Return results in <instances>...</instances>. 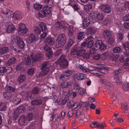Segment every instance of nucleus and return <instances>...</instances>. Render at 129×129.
<instances>
[{"label":"nucleus","instance_id":"f257e3e1","mask_svg":"<svg viewBox=\"0 0 129 129\" xmlns=\"http://www.w3.org/2000/svg\"><path fill=\"white\" fill-rule=\"evenodd\" d=\"M66 37L65 35L60 34L58 36L56 39V47L57 48H63L66 44Z\"/></svg>","mask_w":129,"mask_h":129},{"label":"nucleus","instance_id":"f03ea898","mask_svg":"<svg viewBox=\"0 0 129 129\" xmlns=\"http://www.w3.org/2000/svg\"><path fill=\"white\" fill-rule=\"evenodd\" d=\"M42 71L39 74L40 77L46 75L48 72L49 68V62L48 61L44 62L42 64L41 68Z\"/></svg>","mask_w":129,"mask_h":129},{"label":"nucleus","instance_id":"7ed1b4c3","mask_svg":"<svg viewBox=\"0 0 129 129\" xmlns=\"http://www.w3.org/2000/svg\"><path fill=\"white\" fill-rule=\"evenodd\" d=\"M58 63L60 67L65 68L68 66V62L66 58V56L64 55H62L58 59Z\"/></svg>","mask_w":129,"mask_h":129},{"label":"nucleus","instance_id":"20e7f679","mask_svg":"<svg viewBox=\"0 0 129 129\" xmlns=\"http://www.w3.org/2000/svg\"><path fill=\"white\" fill-rule=\"evenodd\" d=\"M94 47L96 50L100 49L101 51H103L106 49L107 46L106 44L103 43L102 41L100 40L96 42Z\"/></svg>","mask_w":129,"mask_h":129},{"label":"nucleus","instance_id":"39448f33","mask_svg":"<svg viewBox=\"0 0 129 129\" xmlns=\"http://www.w3.org/2000/svg\"><path fill=\"white\" fill-rule=\"evenodd\" d=\"M85 49H79V48L73 49L71 50V54L78 57L82 56L85 52Z\"/></svg>","mask_w":129,"mask_h":129},{"label":"nucleus","instance_id":"423d86ee","mask_svg":"<svg viewBox=\"0 0 129 129\" xmlns=\"http://www.w3.org/2000/svg\"><path fill=\"white\" fill-rule=\"evenodd\" d=\"M24 112L25 110V107L23 105H20L19 106L18 108L16 109L14 111L13 113V118L15 120L17 118L19 115L20 112Z\"/></svg>","mask_w":129,"mask_h":129},{"label":"nucleus","instance_id":"0eeeda50","mask_svg":"<svg viewBox=\"0 0 129 129\" xmlns=\"http://www.w3.org/2000/svg\"><path fill=\"white\" fill-rule=\"evenodd\" d=\"M39 26L41 29L43 33L40 36L41 39H44L46 37L47 33L45 31L47 29V27L46 24L43 22H41L39 24Z\"/></svg>","mask_w":129,"mask_h":129},{"label":"nucleus","instance_id":"6e6552de","mask_svg":"<svg viewBox=\"0 0 129 129\" xmlns=\"http://www.w3.org/2000/svg\"><path fill=\"white\" fill-rule=\"evenodd\" d=\"M23 63L25 64L31 66L33 65L34 61L31 58H30L28 55H24L23 56Z\"/></svg>","mask_w":129,"mask_h":129},{"label":"nucleus","instance_id":"1a4fd4ad","mask_svg":"<svg viewBox=\"0 0 129 129\" xmlns=\"http://www.w3.org/2000/svg\"><path fill=\"white\" fill-rule=\"evenodd\" d=\"M82 18L83 19V27L85 28L87 27L90 24V19L88 16L86 15L82 16Z\"/></svg>","mask_w":129,"mask_h":129},{"label":"nucleus","instance_id":"9d476101","mask_svg":"<svg viewBox=\"0 0 129 129\" xmlns=\"http://www.w3.org/2000/svg\"><path fill=\"white\" fill-rule=\"evenodd\" d=\"M16 39L17 42L16 44L18 47L21 49L24 48L25 46V44L23 40L18 36H16Z\"/></svg>","mask_w":129,"mask_h":129},{"label":"nucleus","instance_id":"9b49d317","mask_svg":"<svg viewBox=\"0 0 129 129\" xmlns=\"http://www.w3.org/2000/svg\"><path fill=\"white\" fill-rule=\"evenodd\" d=\"M100 9L102 11L106 13H110L111 10V6L106 4H104L101 6Z\"/></svg>","mask_w":129,"mask_h":129},{"label":"nucleus","instance_id":"f8f14e48","mask_svg":"<svg viewBox=\"0 0 129 129\" xmlns=\"http://www.w3.org/2000/svg\"><path fill=\"white\" fill-rule=\"evenodd\" d=\"M20 94L22 96L23 99L26 100H28V99H30L31 96V93L30 91L25 92L22 91L20 93Z\"/></svg>","mask_w":129,"mask_h":129},{"label":"nucleus","instance_id":"ddd939ff","mask_svg":"<svg viewBox=\"0 0 129 129\" xmlns=\"http://www.w3.org/2000/svg\"><path fill=\"white\" fill-rule=\"evenodd\" d=\"M90 126L94 128H97L100 129H104V126L103 124L98 122H94L90 124Z\"/></svg>","mask_w":129,"mask_h":129},{"label":"nucleus","instance_id":"4468645a","mask_svg":"<svg viewBox=\"0 0 129 129\" xmlns=\"http://www.w3.org/2000/svg\"><path fill=\"white\" fill-rule=\"evenodd\" d=\"M44 42L47 45H51L54 43V39L50 37H48L45 40Z\"/></svg>","mask_w":129,"mask_h":129},{"label":"nucleus","instance_id":"2eb2a0df","mask_svg":"<svg viewBox=\"0 0 129 129\" xmlns=\"http://www.w3.org/2000/svg\"><path fill=\"white\" fill-rule=\"evenodd\" d=\"M55 26L56 28L60 29L64 28L66 29L67 28V26H66L65 23L62 21L60 22L57 21L55 24Z\"/></svg>","mask_w":129,"mask_h":129},{"label":"nucleus","instance_id":"dca6fc26","mask_svg":"<svg viewBox=\"0 0 129 129\" xmlns=\"http://www.w3.org/2000/svg\"><path fill=\"white\" fill-rule=\"evenodd\" d=\"M101 82L106 85V87L109 90L111 91L113 88V84L111 83L108 82L106 80H102L101 81Z\"/></svg>","mask_w":129,"mask_h":129},{"label":"nucleus","instance_id":"f3484780","mask_svg":"<svg viewBox=\"0 0 129 129\" xmlns=\"http://www.w3.org/2000/svg\"><path fill=\"white\" fill-rule=\"evenodd\" d=\"M32 59L34 62L42 60L43 59L42 55L41 54L35 55L32 57Z\"/></svg>","mask_w":129,"mask_h":129},{"label":"nucleus","instance_id":"a211bd4d","mask_svg":"<svg viewBox=\"0 0 129 129\" xmlns=\"http://www.w3.org/2000/svg\"><path fill=\"white\" fill-rule=\"evenodd\" d=\"M44 49L47 52L46 55L47 56L49 57H51L53 54V53L51 49L47 45L45 46L44 47Z\"/></svg>","mask_w":129,"mask_h":129},{"label":"nucleus","instance_id":"6ab92c4d","mask_svg":"<svg viewBox=\"0 0 129 129\" xmlns=\"http://www.w3.org/2000/svg\"><path fill=\"white\" fill-rule=\"evenodd\" d=\"M15 29L14 26L11 24L8 25L6 28L7 32L9 33L13 32Z\"/></svg>","mask_w":129,"mask_h":129},{"label":"nucleus","instance_id":"aec40b11","mask_svg":"<svg viewBox=\"0 0 129 129\" xmlns=\"http://www.w3.org/2000/svg\"><path fill=\"white\" fill-rule=\"evenodd\" d=\"M93 37L92 36H89L88 37L85 39V41L83 42L81 45V47L79 48V49H85L84 48L86 46H87V42L90 40L92 39Z\"/></svg>","mask_w":129,"mask_h":129},{"label":"nucleus","instance_id":"412c9836","mask_svg":"<svg viewBox=\"0 0 129 129\" xmlns=\"http://www.w3.org/2000/svg\"><path fill=\"white\" fill-rule=\"evenodd\" d=\"M37 40V39L34 34H31L28 36L27 38V41L29 43H31Z\"/></svg>","mask_w":129,"mask_h":129},{"label":"nucleus","instance_id":"4be33fe9","mask_svg":"<svg viewBox=\"0 0 129 129\" xmlns=\"http://www.w3.org/2000/svg\"><path fill=\"white\" fill-rule=\"evenodd\" d=\"M73 43V41L71 39H69L66 45L65 46L64 48L66 50H68L71 47Z\"/></svg>","mask_w":129,"mask_h":129},{"label":"nucleus","instance_id":"5701e85b","mask_svg":"<svg viewBox=\"0 0 129 129\" xmlns=\"http://www.w3.org/2000/svg\"><path fill=\"white\" fill-rule=\"evenodd\" d=\"M52 10V8L51 6H47L44 7L43 11L46 15L47 14H49Z\"/></svg>","mask_w":129,"mask_h":129},{"label":"nucleus","instance_id":"b1692460","mask_svg":"<svg viewBox=\"0 0 129 129\" xmlns=\"http://www.w3.org/2000/svg\"><path fill=\"white\" fill-rule=\"evenodd\" d=\"M13 16L15 20H19L22 18V14L20 12H16L14 13Z\"/></svg>","mask_w":129,"mask_h":129},{"label":"nucleus","instance_id":"393cba45","mask_svg":"<svg viewBox=\"0 0 129 129\" xmlns=\"http://www.w3.org/2000/svg\"><path fill=\"white\" fill-rule=\"evenodd\" d=\"M25 77L24 75H20L18 76L17 80V82L19 84H21L25 81Z\"/></svg>","mask_w":129,"mask_h":129},{"label":"nucleus","instance_id":"a878e982","mask_svg":"<svg viewBox=\"0 0 129 129\" xmlns=\"http://www.w3.org/2000/svg\"><path fill=\"white\" fill-rule=\"evenodd\" d=\"M26 118L25 116L22 115L20 116L18 120V123L21 125H24L25 123Z\"/></svg>","mask_w":129,"mask_h":129},{"label":"nucleus","instance_id":"bb28decb","mask_svg":"<svg viewBox=\"0 0 129 129\" xmlns=\"http://www.w3.org/2000/svg\"><path fill=\"white\" fill-rule=\"evenodd\" d=\"M76 78L79 80H82L86 78V75L84 74L78 73H77L76 75Z\"/></svg>","mask_w":129,"mask_h":129},{"label":"nucleus","instance_id":"cd10ccee","mask_svg":"<svg viewBox=\"0 0 129 129\" xmlns=\"http://www.w3.org/2000/svg\"><path fill=\"white\" fill-rule=\"evenodd\" d=\"M2 13L6 16L9 18H10L11 17V12L7 9L4 8L2 10Z\"/></svg>","mask_w":129,"mask_h":129},{"label":"nucleus","instance_id":"c85d7f7f","mask_svg":"<svg viewBox=\"0 0 129 129\" xmlns=\"http://www.w3.org/2000/svg\"><path fill=\"white\" fill-rule=\"evenodd\" d=\"M17 60L16 58L14 57H12L10 58L7 62V65L8 66L12 65L14 64L16 62Z\"/></svg>","mask_w":129,"mask_h":129},{"label":"nucleus","instance_id":"c756f323","mask_svg":"<svg viewBox=\"0 0 129 129\" xmlns=\"http://www.w3.org/2000/svg\"><path fill=\"white\" fill-rule=\"evenodd\" d=\"M32 105H40L42 104V101L40 99H37L34 100H32L31 102Z\"/></svg>","mask_w":129,"mask_h":129},{"label":"nucleus","instance_id":"7c9ffc66","mask_svg":"<svg viewBox=\"0 0 129 129\" xmlns=\"http://www.w3.org/2000/svg\"><path fill=\"white\" fill-rule=\"evenodd\" d=\"M111 33L110 31L107 30H106L103 32V36L104 38L107 39L111 37Z\"/></svg>","mask_w":129,"mask_h":129},{"label":"nucleus","instance_id":"2f4dec72","mask_svg":"<svg viewBox=\"0 0 129 129\" xmlns=\"http://www.w3.org/2000/svg\"><path fill=\"white\" fill-rule=\"evenodd\" d=\"M85 37V34L84 32H81L79 33L77 36V39L80 41L82 40Z\"/></svg>","mask_w":129,"mask_h":129},{"label":"nucleus","instance_id":"473e14b6","mask_svg":"<svg viewBox=\"0 0 129 129\" xmlns=\"http://www.w3.org/2000/svg\"><path fill=\"white\" fill-rule=\"evenodd\" d=\"M9 48L8 47H5L0 48V53L3 54L7 52L8 51Z\"/></svg>","mask_w":129,"mask_h":129},{"label":"nucleus","instance_id":"72a5a7b5","mask_svg":"<svg viewBox=\"0 0 129 129\" xmlns=\"http://www.w3.org/2000/svg\"><path fill=\"white\" fill-rule=\"evenodd\" d=\"M104 15L102 13H98L96 15V18L98 20L100 21H102L104 19Z\"/></svg>","mask_w":129,"mask_h":129},{"label":"nucleus","instance_id":"f704fd0d","mask_svg":"<svg viewBox=\"0 0 129 129\" xmlns=\"http://www.w3.org/2000/svg\"><path fill=\"white\" fill-rule=\"evenodd\" d=\"M70 5L73 8L74 10L78 12L79 11V6L76 4H71Z\"/></svg>","mask_w":129,"mask_h":129},{"label":"nucleus","instance_id":"c9c22d12","mask_svg":"<svg viewBox=\"0 0 129 129\" xmlns=\"http://www.w3.org/2000/svg\"><path fill=\"white\" fill-rule=\"evenodd\" d=\"M40 92L39 88L37 87L34 88L32 90V93L34 94H38Z\"/></svg>","mask_w":129,"mask_h":129},{"label":"nucleus","instance_id":"e433bc0d","mask_svg":"<svg viewBox=\"0 0 129 129\" xmlns=\"http://www.w3.org/2000/svg\"><path fill=\"white\" fill-rule=\"evenodd\" d=\"M35 69L33 68H31L28 69L27 73L29 76L33 75L35 72Z\"/></svg>","mask_w":129,"mask_h":129},{"label":"nucleus","instance_id":"4c0bfd02","mask_svg":"<svg viewBox=\"0 0 129 129\" xmlns=\"http://www.w3.org/2000/svg\"><path fill=\"white\" fill-rule=\"evenodd\" d=\"M28 31V29L26 27V28H24L23 29L18 31V32L19 34H20L21 36H23V35L26 34Z\"/></svg>","mask_w":129,"mask_h":129},{"label":"nucleus","instance_id":"58836bf2","mask_svg":"<svg viewBox=\"0 0 129 129\" xmlns=\"http://www.w3.org/2000/svg\"><path fill=\"white\" fill-rule=\"evenodd\" d=\"M113 50L114 53H118L122 51V49L119 46L114 48Z\"/></svg>","mask_w":129,"mask_h":129},{"label":"nucleus","instance_id":"ea45409f","mask_svg":"<svg viewBox=\"0 0 129 129\" xmlns=\"http://www.w3.org/2000/svg\"><path fill=\"white\" fill-rule=\"evenodd\" d=\"M8 92H14L16 89L10 86H7L6 87V88Z\"/></svg>","mask_w":129,"mask_h":129},{"label":"nucleus","instance_id":"a19ab883","mask_svg":"<svg viewBox=\"0 0 129 129\" xmlns=\"http://www.w3.org/2000/svg\"><path fill=\"white\" fill-rule=\"evenodd\" d=\"M87 47L88 48H91L93 46V41L91 40H90L87 42Z\"/></svg>","mask_w":129,"mask_h":129},{"label":"nucleus","instance_id":"79ce46f5","mask_svg":"<svg viewBox=\"0 0 129 129\" xmlns=\"http://www.w3.org/2000/svg\"><path fill=\"white\" fill-rule=\"evenodd\" d=\"M117 37L119 41H121L124 38L123 34L121 32L117 34Z\"/></svg>","mask_w":129,"mask_h":129},{"label":"nucleus","instance_id":"37998d69","mask_svg":"<svg viewBox=\"0 0 129 129\" xmlns=\"http://www.w3.org/2000/svg\"><path fill=\"white\" fill-rule=\"evenodd\" d=\"M63 74H64V76H66V78H68L72 74L71 71L70 70L66 71L64 72Z\"/></svg>","mask_w":129,"mask_h":129},{"label":"nucleus","instance_id":"c03bdc74","mask_svg":"<svg viewBox=\"0 0 129 129\" xmlns=\"http://www.w3.org/2000/svg\"><path fill=\"white\" fill-rule=\"evenodd\" d=\"M34 31L36 34H39L41 33V30L37 26L34 28Z\"/></svg>","mask_w":129,"mask_h":129},{"label":"nucleus","instance_id":"a18cd8bd","mask_svg":"<svg viewBox=\"0 0 129 129\" xmlns=\"http://www.w3.org/2000/svg\"><path fill=\"white\" fill-rule=\"evenodd\" d=\"M7 108V106L5 104L1 103L0 104V111H5Z\"/></svg>","mask_w":129,"mask_h":129},{"label":"nucleus","instance_id":"49530a36","mask_svg":"<svg viewBox=\"0 0 129 129\" xmlns=\"http://www.w3.org/2000/svg\"><path fill=\"white\" fill-rule=\"evenodd\" d=\"M129 108V104L127 102H125L122 106L121 108L122 109H124L127 110Z\"/></svg>","mask_w":129,"mask_h":129},{"label":"nucleus","instance_id":"de8ad7c7","mask_svg":"<svg viewBox=\"0 0 129 129\" xmlns=\"http://www.w3.org/2000/svg\"><path fill=\"white\" fill-rule=\"evenodd\" d=\"M24 63H21L18 65L16 68L17 71H19L22 69L24 68Z\"/></svg>","mask_w":129,"mask_h":129},{"label":"nucleus","instance_id":"09e8293b","mask_svg":"<svg viewBox=\"0 0 129 129\" xmlns=\"http://www.w3.org/2000/svg\"><path fill=\"white\" fill-rule=\"evenodd\" d=\"M42 5L38 4H35L34 5V7L35 9L39 10L41 9L42 8Z\"/></svg>","mask_w":129,"mask_h":129},{"label":"nucleus","instance_id":"8fccbe9b","mask_svg":"<svg viewBox=\"0 0 129 129\" xmlns=\"http://www.w3.org/2000/svg\"><path fill=\"white\" fill-rule=\"evenodd\" d=\"M21 99L19 98H16L14 100L13 102L15 105H17L20 103Z\"/></svg>","mask_w":129,"mask_h":129},{"label":"nucleus","instance_id":"3c124183","mask_svg":"<svg viewBox=\"0 0 129 129\" xmlns=\"http://www.w3.org/2000/svg\"><path fill=\"white\" fill-rule=\"evenodd\" d=\"M124 48L126 50H129V42L127 41L125 42L123 44Z\"/></svg>","mask_w":129,"mask_h":129},{"label":"nucleus","instance_id":"603ef678","mask_svg":"<svg viewBox=\"0 0 129 129\" xmlns=\"http://www.w3.org/2000/svg\"><path fill=\"white\" fill-rule=\"evenodd\" d=\"M119 57V55L116 54L112 59H111V60H112V61L117 62L118 61Z\"/></svg>","mask_w":129,"mask_h":129},{"label":"nucleus","instance_id":"864d4df0","mask_svg":"<svg viewBox=\"0 0 129 129\" xmlns=\"http://www.w3.org/2000/svg\"><path fill=\"white\" fill-rule=\"evenodd\" d=\"M86 91L85 89L81 88L78 90V93L80 95H83L85 93Z\"/></svg>","mask_w":129,"mask_h":129},{"label":"nucleus","instance_id":"5fc2aeb1","mask_svg":"<svg viewBox=\"0 0 129 129\" xmlns=\"http://www.w3.org/2000/svg\"><path fill=\"white\" fill-rule=\"evenodd\" d=\"M19 26V28L18 29V31H20V30L22 29H23L24 28H25L26 27L25 24L22 23L20 24Z\"/></svg>","mask_w":129,"mask_h":129},{"label":"nucleus","instance_id":"6e6d98bb","mask_svg":"<svg viewBox=\"0 0 129 129\" xmlns=\"http://www.w3.org/2000/svg\"><path fill=\"white\" fill-rule=\"evenodd\" d=\"M6 95L7 96H5V97L7 98V99H9L11 100H12L14 98V96L11 95L8 92L6 94Z\"/></svg>","mask_w":129,"mask_h":129},{"label":"nucleus","instance_id":"4d7b16f0","mask_svg":"<svg viewBox=\"0 0 129 129\" xmlns=\"http://www.w3.org/2000/svg\"><path fill=\"white\" fill-rule=\"evenodd\" d=\"M123 88L125 91H127L129 90V84H124L123 87Z\"/></svg>","mask_w":129,"mask_h":129},{"label":"nucleus","instance_id":"13d9d810","mask_svg":"<svg viewBox=\"0 0 129 129\" xmlns=\"http://www.w3.org/2000/svg\"><path fill=\"white\" fill-rule=\"evenodd\" d=\"M121 71L120 69H118L116 70H114L113 72V74L114 75H118L121 73Z\"/></svg>","mask_w":129,"mask_h":129},{"label":"nucleus","instance_id":"bf43d9fd","mask_svg":"<svg viewBox=\"0 0 129 129\" xmlns=\"http://www.w3.org/2000/svg\"><path fill=\"white\" fill-rule=\"evenodd\" d=\"M114 79L115 82L118 85H119L121 83V79L118 77L115 78Z\"/></svg>","mask_w":129,"mask_h":129},{"label":"nucleus","instance_id":"052dcab7","mask_svg":"<svg viewBox=\"0 0 129 129\" xmlns=\"http://www.w3.org/2000/svg\"><path fill=\"white\" fill-rule=\"evenodd\" d=\"M46 15L43 12V10L40 11L38 14V16L42 18L44 17Z\"/></svg>","mask_w":129,"mask_h":129},{"label":"nucleus","instance_id":"680f3d73","mask_svg":"<svg viewBox=\"0 0 129 129\" xmlns=\"http://www.w3.org/2000/svg\"><path fill=\"white\" fill-rule=\"evenodd\" d=\"M6 68L4 67H0V73L5 74L6 73Z\"/></svg>","mask_w":129,"mask_h":129},{"label":"nucleus","instance_id":"e2e57ef3","mask_svg":"<svg viewBox=\"0 0 129 129\" xmlns=\"http://www.w3.org/2000/svg\"><path fill=\"white\" fill-rule=\"evenodd\" d=\"M90 54L89 53L86 52L83 54V57L85 59H87L90 58Z\"/></svg>","mask_w":129,"mask_h":129},{"label":"nucleus","instance_id":"0e129e2a","mask_svg":"<svg viewBox=\"0 0 129 129\" xmlns=\"http://www.w3.org/2000/svg\"><path fill=\"white\" fill-rule=\"evenodd\" d=\"M33 116L32 113H29L27 116V120L29 121L32 120Z\"/></svg>","mask_w":129,"mask_h":129},{"label":"nucleus","instance_id":"69168bd1","mask_svg":"<svg viewBox=\"0 0 129 129\" xmlns=\"http://www.w3.org/2000/svg\"><path fill=\"white\" fill-rule=\"evenodd\" d=\"M115 40L114 39L113 37H110V38L108 40V43L111 45L114 42Z\"/></svg>","mask_w":129,"mask_h":129},{"label":"nucleus","instance_id":"338daca9","mask_svg":"<svg viewBox=\"0 0 129 129\" xmlns=\"http://www.w3.org/2000/svg\"><path fill=\"white\" fill-rule=\"evenodd\" d=\"M88 33L92 35H93L95 32V30L92 28H91L88 30Z\"/></svg>","mask_w":129,"mask_h":129},{"label":"nucleus","instance_id":"774afa93","mask_svg":"<svg viewBox=\"0 0 129 129\" xmlns=\"http://www.w3.org/2000/svg\"><path fill=\"white\" fill-rule=\"evenodd\" d=\"M102 56L104 58H108L109 57V52H105L103 54Z\"/></svg>","mask_w":129,"mask_h":129}]
</instances>
